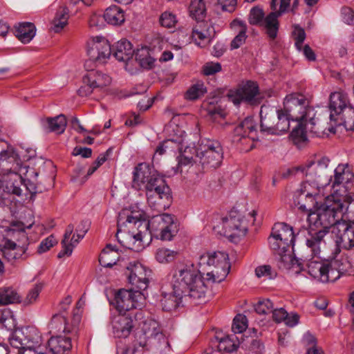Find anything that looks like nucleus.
<instances>
[{
    "instance_id": "nucleus-1",
    "label": "nucleus",
    "mask_w": 354,
    "mask_h": 354,
    "mask_svg": "<svg viewBox=\"0 0 354 354\" xmlns=\"http://www.w3.org/2000/svg\"><path fill=\"white\" fill-rule=\"evenodd\" d=\"M354 199L351 196L331 195L326 198L324 204L315 205L314 211L309 214V221L316 227H322L310 239H307L306 245L312 249L315 255L319 253L317 245H320L323 238L328 232V230L337 225L346 217L348 207L353 204Z\"/></svg>"
},
{
    "instance_id": "nucleus-2",
    "label": "nucleus",
    "mask_w": 354,
    "mask_h": 354,
    "mask_svg": "<svg viewBox=\"0 0 354 354\" xmlns=\"http://www.w3.org/2000/svg\"><path fill=\"white\" fill-rule=\"evenodd\" d=\"M150 227L151 221L145 219L141 213L123 209L118 215L116 238L124 248L140 252L151 240Z\"/></svg>"
},
{
    "instance_id": "nucleus-3",
    "label": "nucleus",
    "mask_w": 354,
    "mask_h": 354,
    "mask_svg": "<svg viewBox=\"0 0 354 354\" xmlns=\"http://www.w3.org/2000/svg\"><path fill=\"white\" fill-rule=\"evenodd\" d=\"M132 187L137 190L144 187L149 205L159 210L165 209L171 203L169 186L149 163L141 162L134 167Z\"/></svg>"
},
{
    "instance_id": "nucleus-4",
    "label": "nucleus",
    "mask_w": 354,
    "mask_h": 354,
    "mask_svg": "<svg viewBox=\"0 0 354 354\" xmlns=\"http://www.w3.org/2000/svg\"><path fill=\"white\" fill-rule=\"evenodd\" d=\"M291 120L297 122L296 127L291 132V137L295 145H301L308 140V133L316 134L315 111L309 105V101L301 93H290L283 100V109Z\"/></svg>"
},
{
    "instance_id": "nucleus-5",
    "label": "nucleus",
    "mask_w": 354,
    "mask_h": 354,
    "mask_svg": "<svg viewBox=\"0 0 354 354\" xmlns=\"http://www.w3.org/2000/svg\"><path fill=\"white\" fill-rule=\"evenodd\" d=\"M295 235L292 227L284 223H277L272 228L268 244L274 252L279 263L285 266H302V259L292 256Z\"/></svg>"
},
{
    "instance_id": "nucleus-6",
    "label": "nucleus",
    "mask_w": 354,
    "mask_h": 354,
    "mask_svg": "<svg viewBox=\"0 0 354 354\" xmlns=\"http://www.w3.org/2000/svg\"><path fill=\"white\" fill-rule=\"evenodd\" d=\"M256 214L254 210L246 213L232 209L227 216L220 218L213 229L230 241L238 243L247 234L249 225L255 221Z\"/></svg>"
},
{
    "instance_id": "nucleus-7",
    "label": "nucleus",
    "mask_w": 354,
    "mask_h": 354,
    "mask_svg": "<svg viewBox=\"0 0 354 354\" xmlns=\"http://www.w3.org/2000/svg\"><path fill=\"white\" fill-rule=\"evenodd\" d=\"M173 278L178 283L177 287L183 290L189 298L197 303L205 301L209 286L198 270L183 267L175 270Z\"/></svg>"
},
{
    "instance_id": "nucleus-8",
    "label": "nucleus",
    "mask_w": 354,
    "mask_h": 354,
    "mask_svg": "<svg viewBox=\"0 0 354 354\" xmlns=\"http://www.w3.org/2000/svg\"><path fill=\"white\" fill-rule=\"evenodd\" d=\"M330 159L326 156L319 158L315 160H308L303 166L294 169L300 171L308 180L318 183L319 185L327 186L332 180L331 169L328 165Z\"/></svg>"
},
{
    "instance_id": "nucleus-9",
    "label": "nucleus",
    "mask_w": 354,
    "mask_h": 354,
    "mask_svg": "<svg viewBox=\"0 0 354 354\" xmlns=\"http://www.w3.org/2000/svg\"><path fill=\"white\" fill-rule=\"evenodd\" d=\"M9 342L13 348L17 349V354H24L26 350L32 354L31 351L41 344V336L37 328L28 326L16 330L9 338Z\"/></svg>"
},
{
    "instance_id": "nucleus-10",
    "label": "nucleus",
    "mask_w": 354,
    "mask_h": 354,
    "mask_svg": "<svg viewBox=\"0 0 354 354\" xmlns=\"http://www.w3.org/2000/svg\"><path fill=\"white\" fill-rule=\"evenodd\" d=\"M196 158L203 168L218 167L223 159V149L219 142L216 140H203L194 150Z\"/></svg>"
},
{
    "instance_id": "nucleus-11",
    "label": "nucleus",
    "mask_w": 354,
    "mask_h": 354,
    "mask_svg": "<svg viewBox=\"0 0 354 354\" xmlns=\"http://www.w3.org/2000/svg\"><path fill=\"white\" fill-rule=\"evenodd\" d=\"M24 181L21 176L10 168H5L3 172L0 171V204L6 205L10 201V194L21 196Z\"/></svg>"
},
{
    "instance_id": "nucleus-12",
    "label": "nucleus",
    "mask_w": 354,
    "mask_h": 354,
    "mask_svg": "<svg viewBox=\"0 0 354 354\" xmlns=\"http://www.w3.org/2000/svg\"><path fill=\"white\" fill-rule=\"evenodd\" d=\"M228 97L235 105L241 102L250 105H258L262 99L257 84L252 81L240 84L236 90L230 91Z\"/></svg>"
},
{
    "instance_id": "nucleus-13",
    "label": "nucleus",
    "mask_w": 354,
    "mask_h": 354,
    "mask_svg": "<svg viewBox=\"0 0 354 354\" xmlns=\"http://www.w3.org/2000/svg\"><path fill=\"white\" fill-rule=\"evenodd\" d=\"M112 49L107 39L96 37L88 42L87 55L88 59L84 66L88 68L93 63L104 64L110 57Z\"/></svg>"
},
{
    "instance_id": "nucleus-14",
    "label": "nucleus",
    "mask_w": 354,
    "mask_h": 354,
    "mask_svg": "<svg viewBox=\"0 0 354 354\" xmlns=\"http://www.w3.org/2000/svg\"><path fill=\"white\" fill-rule=\"evenodd\" d=\"M325 185H319L318 183H313L306 178L305 182L301 185L300 189L299 198L301 201L304 198L305 203L298 201L297 205L299 209L303 212L312 211L313 207H315V205H318V201L324 196L322 192Z\"/></svg>"
},
{
    "instance_id": "nucleus-15",
    "label": "nucleus",
    "mask_w": 354,
    "mask_h": 354,
    "mask_svg": "<svg viewBox=\"0 0 354 354\" xmlns=\"http://www.w3.org/2000/svg\"><path fill=\"white\" fill-rule=\"evenodd\" d=\"M151 230L160 239L171 241L177 234L178 227L173 216L169 214H162L153 217Z\"/></svg>"
},
{
    "instance_id": "nucleus-16",
    "label": "nucleus",
    "mask_w": 354,
    "mask_h": 354,
    "mask_svg": "<svg viewBox=\"0 0 354 354\" xmlns=\"http://www.w3.org/2000/svg\"><path fill=\"white\" fill-rule=\"evenodd\" d=\"M74 226L70 224L67 226L64 239L62 241V250L58 253L57 257L62 258L65 256H70L72 254L73 248L77 245L80 240L83 239L88 231V224L86 221H82L76 230V233L73 234Z\"/></svg>"
},
{
    "instance_id": "nucleus-17",
    "label": "nucleus",
    "mask_w": 354,
    "mask_h": 354,
    "mask_svg": "<svg viewBox=\"0 0 354 354\" xmlns=\"http://www.w3.org/2000/svg\"><path fill=\"white\" fill-rule=\"evenodd\" d=\"M90 68L91 66L86 68L88 72L83 77V82L86 85L78 90L79 95L81 96L88 95L93 89L102 88L111 82V78L108 75Z\"/></svg>"
},
{
    "instance_id": "nucleus-18",
    "label": "nucleus",
    "mask_w": 354,
    "mask_h": 354,
    "mask_svg": "<svg viewBox=\"0 0 354 354\" xmlns=\"http://www.w3.org/2000/svg\"><path fill=\"white\" fill-rule=\"evenodd\" d=\"M143 299L141 291L120 289L115 295V305L120 313L129 311L141 306L140 301Z\"/></svg>"
},
{
    "instance_id": "nucleus-19",
    "label": "nucleus",
    "mask_w": 354,
    "mask_h": 354,
    "mask_svg": "<svg viewBox=\"0 0 354 354\" xmlns=\"http://www.w3.org/2000/svg\"><path fill=\"white\" fill-rule=\"evenodd\" d=\"M347 216L333 227L332 233L336 237L337 244L346 249L354 246V223L347 222Z\"/></svg>"
},
{
    "instance_id": "nucleus-20",
    "label": "nucleus",
    "mask_w": 354,
    "mask_h": 354,
    "mask_svg": "<svg viewBox=\"0 0 354 354\" xmlns=\"http://www.w3.org/2000/svg\"><path fill=\"white\" fill-rule=\"evenodd\" d=\"M256 124L252 118H246L234 130L233 142H241L242 141L250 142L251 145L245 151L251 150L254 147V140L257 139Z\"/></svg>"
},
{
    "instance_id": "nucleus-21",
    "label": "nucleus",
    "mask_w": 354,
    "mask_h": 354,
    "mask_svg": "<svg viewBox=\"0 0 354 354\" xmlns=\"http://www.w3.org/2000/svg\"><path fill=\"white\" fill-rule=\"evenodd\" d=\"M10 170L15 171L21 176L24 186L30 194H35L37 192L39 173L34 168L23 165L19 160L15 159Z\"/></svg>"
},
{
    "instance_id": "nucleus-22",
    "label": "nucleus",
    "mask_w": 354,
    "mask_h": 354,
    "mask_svg": "<svg viewBox=\"0 0 354 354\" xmlns=\"http://www.w3.org/2000/svg\"><path fill=\"white\" fill-rule=\"evenodd\" d=\"M216 34L212 24L206 21H197L192 30V39L200 47H205L209 44Z\"/></svg>"
},
{
    "instance_id": "nucleus-23",
    "label": "nucleus",
    "mask_w": 354,
    "mask_h": 354,
    "mask_svg": "<svg viewBox=\"0 0 354 354\" xmlns=\"http://www.w3.org/2000/svg\"><path fill=\"white\" fill-rule=\"evenodd\" d=\"M136 323V320L130 313H120L114 316L111 321L114 336L118 338H127L134 328Z\"/></svg>"
},
{
    "instance_id": "nucleus-24",
    "label": "nucleus",
    "mask_w": 354,
    "mask_h": 354,
    "mask_svg": "<svg viewBox=\"0 0 354 354\" xmlns=\"http://www.w3.org/2000/svg\"><path fill=\"white\" fill-rule=\"evenodd\" d=\"M100 266H137L136 261H131L129 257L125 254H120L111 245H107L101 252L99 256Z\"/></svg>"
},
{
    "instance_id": "nucleus-25",
    "label": "nucleus",
    "mask_w": 354,
    "mask_h": 354,
    "mask_svg": "<svg viewBox=\"0 0 354 354\" xmlns=\"http://www.w3.org/2000/svg\"><path fill=\"white\" fill-rule=\"evenodd\" d=\"M175 135L173 138L162 142L156 150V154L162 155L167 152H182L183 147L187 144L186 133L179 127L176 126L174 129Z\"/></svg>"
},
{
    "instance_id": "nucleus-26",
    "label": "nucleus",
    "mask_w": 354,
    "mask_h": 354,
    "mask_svg": "<svg viewBox=\"0 0 354 354\" xmlns=\"http://www.w3.org/2000/svg\"><path fill=\"white\" fill-rule=\"evenodd\" d=\"M348 107L351 106L349 104L346 93L342 91L332 93L330 95L329 103L330 121L332 122L336 116L340 115L342 113H344Z\"/></svg>"
},
{
    "instance_id": "nucleus-27",
    "label": "nucleus",
    "mask_w": 354,
    "mask_h": 354,
    "mask_svg": "<svg viewBox=\"0 0 354 354\" xmlns=\"http://www.w3.org/2000/svg\"><path fill=\"white\" fill-rule=\"evenodd\" d=\"M187 295L183 290L178 288L176 284L174 285L173 291L170 293L162 292L160 299L162 310L165 311H172L180 306L183 297H187Z\"/></svg>"
},
{
    "instance_id": "nucleus-28",
    "label": "nucleus",
    "mask_w": 354,
    "mask_h": 354,
    "mask_svg": "<svg viewBox=\"0 0 354 354\" xmlns=\"http://www.w3.org/2000/svg\"><path fill=\"white\" fill-rule=\"evenodd\" d=\"M230 258L227 253L223 251L205 252L198 257V266H221L229 264Z\"/></svg>"
},
{
    "instance_id": "nucleus-29",
    "label": "nucleus",
    "mask_w": 354,
    "mask_h": 354,
    "mask_svg": "<svg viewBox=\"0 0 354 354\" xmlns=\"http://www.w3.org/2000/svg\"><path fill=\"white\" fill-rule=\"evenodd\" d=\"M43 130L47 133L53 132L62 134L64 132L67 120L64 115L60 114L55 117H48L41 120Z\"/></svg>"
},
{
    "instance_id": "nucleus-30",
    "label": "nucleus",
    "mask_w": 354,
    "mask_h": 354,
    "mask_svg": "<svg viewBox=\"0 0 354 354\" xmlns=\"http://www.w3.org/2000/svg\"><path fill=\"white\" fill-rule=\"evenodd\" d=\"M278 110L274 108L262 106L260 111L261 131L272 134L274 125L277 119Z\"/></svg>"
},
{
    "instance_id": "nucleus-31",
    "label": "nucleus",
    "mask_w": 354,
    "mask_h": 354,
    "mask_svg": "<svg viewBox=\"0 0 354 354\" xmlns=\"http://www.w3.org/2000/svg\"><path fill=\"white\" fill-rule=\"evenodd\" d=\"M287 267V274L290 276H297L301 272L306 271L313 278L322 283L328 282V278L325 276V270L334 268V267Z\"/></svg>"
},
{
    "instance_id": "nucleus-32",
    "label": "nucleus",
    "mask_w": 354,
    "mask_h": 354,
    "mask_svg": "<svg viewBox=\"0 0 354 354\" xmlns=\"http://www.w3.org/2000/svg\"><path fill=\"white\" fill-rule=\"evenodd\" d=\"M134 53L133 46L127 39H121L118 41L113 49V55L119 62H127Z\"/></svg>"
},
{
    "instance_id": "nucleus-33",
    "label": "nucleus",
    "mask_w": 354,
    "mask_h": 354,
    "mask_svg": "<svg viewBox=\"0 0 354 354\" xmlns=\"http://www.w3.org/2000/svg\"><path fill=\"white\" fill-rule=\"evenodd\" d=\"M48 348L52 354H64L72 348L71 338L61 335L52 337L48 341Z\"/></svg>"
},
{
    "instance_id": "nucleus-34",
    "label": "nucleus",
    "mask_w": 354,
    "mask_h": 354,
    "mask_svg": "<svg viewBox=\"0 0 354 354\" xmlns=\"http://www.w3.org/2000/svg\"><path fill=\"white\" fill-rule=\"evenodd\" d=\"M281 16V15H279L277 10H272L265 17L260 26L265 29L266 34L272 39H274L277 36L279 28L278 18Z\"/></svg>"
},
{
    "instance_id": "nucleus-35",
    "label": "nucleus",
    "mask_w": 354,
    "mask_h": 354,
    "mask_svg": "<svg viewBox=\"0 0 354 354\" xmlns=\"http://www.w3.org/2000/svg\"><path fill=\"white\" fill-rule=\"evenodd\" d=\"M35 33L36 27L30 22H23L15 27V35L24 44L29 43Z\"/></svg>"
},
{
    "instance_id": "nucleus-36",
    "label": "nucleus",
    "mask_w": 354,
    "mask_h": 354,
    "mask_svg": "<svg viewBox=\"0 0 354 354\" xmlns=\"http://www.w3.org/2000/svg\"><path fill=\"white\" fill-rule=\"evenodd\" d=\"M104 19L113 26H120L124 22V10L118 6H111L107 8L103 15Z\"/></svg>"
},
{
    "instance_id": "nucleus-37",
    "label": "nucleus",
    "mask_w": 354,
    "mask_h": 354,
    "mask_svg": "<svg viewBox=\"0 0 354 354\" xmlns=\"http://www.w3.org/2000/svg\"><path fill=\"white\" fill-rule=\"evenodd\" d=\"M232 28H236L238 33L231 41V49H237L245 43L247 38L246 32L248 30L245 23L239 19H234L231 23Z\"/></svg>"
},
{
    "instance_id": "nucleus-38",
    "label": "nucleus",
    "mask_w": 354,
    "mask_h": 354,
    "mask_svg": "<svg viewBox=\"0 0 354 354\" xmlns=\"http://www.w3.org/2000/svg\"><path fill=\"white\" fill-rule=\"evenodd\" d=\"M69 11L66 6H62L56 11L50 29L55 32H60L68 24Z\"/></svg>"
},
{
    "instance_id": "nucleus-39",
    "label": "nucleus",
    "mask_w": 354,
    "mask_h": 354,
    "mask_svg": "<svg viewBox=\"0 0 354 354\" xmlns=\"http://www.w3.org/2000/svg\"><path fill=\"white\" fill-rule=\"evenodd\" d=\"M20 302L21 297L12 287L4 286L0 288V306Z\"/></svg>"
},
{
    "instance_id": "nucleus-40",
    "label": "nucleus",
    "mask_w": 354,
    "mask_h": 354,
    "mask_svg": "<svg viewBox=\"0 0 354 354\" xmlns=\"http://www.w3.org/2000/svg\"><path fill=\"white\" fill-rule=\"evenodd\" d=\"M50 333H57L59 332L69 333L66 317L62 313L55 314L48 324Z\"/></svg>"
},
{
    "instance_id": "nucleus-41",
    "label": "nucleus",
    "mask_w": 354,
    "mask_h": 354,
    "mask_svg": "<svg viewBox=\"0 0 354 354\" xmlns=\"http://www.w3.org/2000/svg\"><path fill=\"white\" fill-rule=\"evenodd\" d=\"M333 121L337 126L343 125L347 131H354V108L348 107Z\"/></svg>"
},
{
    "instance_id": "nucleus-42",
    "label": "nucleus",
    "mask_w": 354,
    "mask_h": 354,
    "mask_svg": "<svg viewBox=\"0 0 354 354\" xmlns=\"http://www.w3.org/2000/svg\"><path fill=\"white\" fill-rule=\"evenodd\" d=\"M153 348L160 354H167L171 351L168 338L162 333H156L151 339Z\"/></svg>"
},
{
    "instance_id": "nucleus-43",
    "label": "nucleus",
    "mask_w": 354,
    "mask_h": 354,
    "mask_svg": "<svg viewBox=\"0 0 354 354\" xmlns=\"http://www.w3.org/2000/svg\"><path fill=\"white\" fill-rule=\"evenodd\" d=\"M207 92V88L203 82H197L191 85L184 93V98L188 101H195L205 95Z\"/></svg>"
},
{
    "instance_id": "nucleus-44",
    "label": "nucleus",
    "mask_w": 354,
    "mask_h": 354,
    "mask_svg": "<svg viewBox=\"0 0 354 354\" xmlns=\"http://www.w3.org/2000/svg\"><path fill=\"white\" fill-rule=\"evenodd\" d=\"M334 172V180L332 187L341 184H347L353 177L348 167L344 165H339Z\"/></svg>"
},
{
    "instance_id": "nucleus-45",
    "label": "nucleus",
    "mask_w": 354,
    "mask_h": 354,
    "mask_svg": "<svg viewBox=\"0 0 354 354\" xmlns=\"http://www.w3.org/2000/svg\"><path fill=\"white\" fill-rule=\"evenodd\" d=\"M136 62L143 68H151L155 59L151 56L149 49L147 47H142L135 53Z\"/></svg>"
},
{
    "instance_id": "nucleus-46",
    "label": "nucleus",
    "mask_w": 354,
    "mask_h": 354,
    "mask_svg": "<svg viewBox=\"0 0 354 354\" xmlns=\"http://www.w3.org/2000/svg\"><path fill=\"white\" fill-rule=\"evenodd\" d=\"M291 118L281 109L278 110L277 119L274 125L272 134L279 135L288 131Z\"/></svg>"
},
{
    "instance_id": "nucleus-47",
    "label": "nucleus",
    "mask_w": 354,
    "mask_h": 354,
    "mask_svg": "<svg viewBox=\"0 0 354 354\" xmlns=\"http://www.w3.org/2000/svg\"><path fill=\"white\" fill-rule=\"evenodd\" d=\"M343 275H354L353 267H348V268L343 267L342 269H337V267H334V268L325 270V276L328 278V282H334Z\"/></svg>"
},
{
    "instance_id": "nucleus-48",
    "label": "nucleus",
    "mask_w": 354,
    "mask_h": 354,
    "mask_svg": "<svg viewBox=\"0 0 354 354\" xmlns=\"http://www.w3.org/2000/svg\"><path fill=\"white\" fill-rule=\"evenodd\" d=\"M190 15L196 21H201L206 13L204 0H192L189 6Z\"/></svg>"
},
{
    "instance_id": "nucleus-49",
    "label": "nucleus",
    "mask_w": 354,
    "mask_h": 354,
    "mask_svg": "<svg viewBox=\"0 0 354 354\" xmlns=\"http://www.w3.org/2000/svg\"><path fill=\"white\" fill-rule=\"evenodd\" d=\"M230 267H215V269L207 273V283H220L223 281L230 272Z\"/></svg>"
},
{
    "instance_id": "nucleus-50",
    "label": "nucleus",
    "mask_w": 354,
    "mask_h": 354,
    "mask_svg": "<svg viewBox=\"0 0 354 354\" xmlns=\"http://www.w3.org/2000/svg\"><path fill=\"white\" fill-rule=\"evenodd\" d=\"M196 149L191 148L189 147H185L184 150L182 149V152L180 153V156H178V165L186 166L189 164H192L193 162H196L198 161V158H196V153L194 150Z\"/></svg>"
},
{
    "instance_id": "nucleus-51",
    "label": "nucleus",
    "mask_w": 354,
    "mask_h": 354,
    "mask_svg": "<svg viewBox=\"0 0 354 354\" xmlns=\"http://www.w3.org/2000/svg\"><path fill=\"white\" fill-rule=\"evenodd\" d=\"M5 143L2 141H0V171L3 172L5 170V168H7L5 165L8 162H12L15 161V157L13 153L10 151L5 149L4 147Z\"/></svg>"
},
{
    "instance_id": "nucleus-52",
    "label": "nucleus",
    "mask_w": 354,
    "mask_h": 354,
    "mask_svg": "<svg viewBox=\"0 0 354 354\" xmlns=\"http://www.w3.org/2000/svg\"><path fill=\"white\" fill-rule=\"evenodd\" d=\"M177 255L176 252L165 248H159L156 253V259L160 263H170Z\"/></svg>"
},
{
    "instance_id": "nucleus-53",
    "label": "nucleus",
    "mask_w": 354,
    "mask_h": 354,
    "mask_svg": "<svg viewBox=\"0 0 354 354\" xmlns=\"http://www.w3.org/2000/svg\"><path fill=\"white\" fill-rule=\"evenodd\" d=\"M32 224H30L28 226H25L24 223L20 222L12 223L10 227L6 230V236L12 237L14 239L20 236L25 237V228H30Z\"/></svg>"
},
{
    "instance_id": "nucleus-54",
    "label": "nucleus",
    "mask_w": 354,
    "mask_h": 354,
    "mask_svg": "<svg viewBox=\"0 0 354 354\" xmlns=\"http://www.w3.org/2000/svg\"><path fill=\"white\" fill-rule=\"evenodd\" d=\"M265 17L263 10L259 6H256L250 10L249 22L252 25L261 26Z\"/></svg>"
},
{
    "instance_id": "nucleus-55",
    "label": "nucleus",
    "mask_w": 354,
    "mask_h": 354,
    "mask_svg": "<svg viewBox=\"0 0 354 354\" xmlns=\"http://www.w3.org/2000/svg\"><path fill=\"white\" fill-rule=\"evenodd\" d=\"M248 327V320L246 316L243 315H237L233 320L232 330L234 333H241Z\"/></svg>"
},
{
    "instance_id": "nucleus-56",
    "label": "nucleus",
    "mask_w": 354,
    "mask_h": 354,
    "mask_svg": "<svg viewBox=\"0 0 354 354\" xmlns=\"http://www.w3.org/2000/svg\"><path fill=\"white\" fill-rule=\"evenodd\" d=\"M218 348L219 351L232 353L237 349L238 345L229 336H225L218 340Z\"/></svg>"
},
{
    "instance_id": "nucleus-57",
    "label": "nucleus",
    "mask_w": 354,
    "mask_h": 354,
    "mask_svg": "<svg viewBox=\"0 0 354 354\" xmlns=\"http://www.w3.org/2000/svg\"><path fill=\"white\" fill-rule=\"evenodd\" d=\"M254 307L258 314L265 315L272 311L273 304L269 299H259Z\"/></svg>"
},
{
    "instance_id": "nucleus-58",
    "label": "nucleus",
    "mask_w": 354,
    "mask_h": 354,
    "mask_svg": "<svg viewBox=\"0 0 354 354\" xmlns=\"http://www.w3.org/2000/svg\"><path fill=\"white\" fill-rule=\"evenodd\" d=\"M291 0H271L270 8L277 10L279 15H283L288 11Z\"/></svg>"
},
{
    "instance_id": "nucleus-59",
    "label": "nucleus",
    "mask_w": 354,
    "mask_h": 354,
    "mask_svg": "<svg viewBox=\"0 0 354 354\" xmlns=\"http://www.w3.org/2000/svg\"><path fill=\"white\" fill-rule=\"evenodd\" d=\"M0 324L8 329L14 326L13 315L9 309L0 310Z\"/></svg>"
},
{
    "instance_id": "nucleus-60",
    "label": "nucleus",
    "mask_w": 354,
    "mask_h": 354,
    "mask_svg": "<svg viewBox=\"0 0 354 354\" xmlns=\"http://www.w3.org/2000/svg\"><path fill=\"white\" fill-rule=\"evenodd\" d=\"M293 28L292 35L295 41V46L299 50H301L306 39V33L304 30L298 25H294Z\"/></svg>"
},
{
    "instance_id": "nucleus-61",
    "label": "nucleus",
    "mask_w": 354,
    "mask_h": 354,
    "mask_svg": "<svg viewBox=\"0 0 354 354\" xmlns=\"http://www.w3.org/2000/svg\"><path fill=\"white\" fill-rule=\"evenodd\" d=\"M57 243V240L54 235L51 234L41 241L37 247V252L39 254L48 251L51 248Z\"/></svg>"
},
{
    "instance_id": "nucleus-62",
    "label": "nucleus",
    "mask_w": 354,
    "mask_h": 354,
    "mask_svg": "<svg viewBox=\"0 0 354 354\" xmlns=\"http://www.w3.org/2000/svg\"><path fill=\"white\" fill-rule=\"evenodd\" d=\"M42 289V286L40 284H36L32 288H31L28 294L25 299L24 300V305H30L35 303L38 298L39 293L41 292Z\"/></svg>"
},
{
    "instance_id": "nucleus-63",
    "label": "nucleus",
    "mask_w": 354,
    "mask_h": 354,
    "mask_svg": "<svg viewBox=\"0 0 354 354\" xmlns=\"http://www.w3.org/2000/svg\"><path fill=\"white\" fill-rule=\"evenodd\" d=\"M222 70L220 63L209 62L203 65L202 68L203 73L205 75H213Z\"/></svg>"
},
{
    "instance_id": "nucleus-64",
    "label": "nucleus",
    "mask_w": 354,
    "mask_h": 354,
    "mask_svg": "<svg viewBox=\"0 0 354 354\" xmlns=\"http://www.w3.org/2000/svg\"><path fill=\"white\" fill-rule=\"evenodd\" d=\"M160 23L164 27L171 28L176 23V16L169 12H165L160 17Z\"/></svg>"
}]
</instances>
